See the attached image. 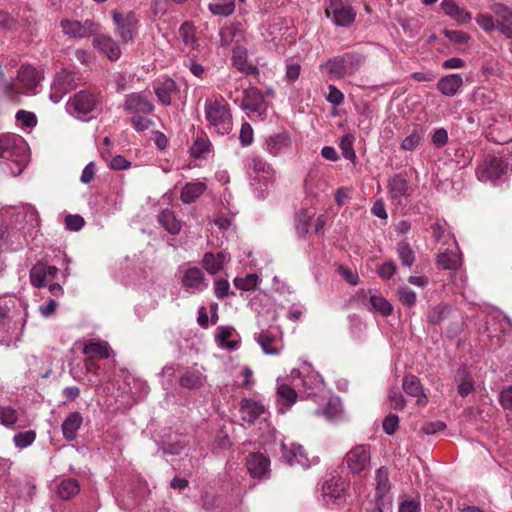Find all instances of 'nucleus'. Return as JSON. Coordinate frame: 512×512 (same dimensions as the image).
I'll return each instance as SVG.
<instances>
[{"label":"nucleus","mask_w":512,"mask_h":512,"mask_svg":"<svg viewBox=\"0 0 512 512\" xmlns=\"http://www.w3.org/2000/svg\"><path fill=\"white\" fill-rule=\"evenodd\" d=\"M205 117L217 134L226 135L232 131V113L228 102L220 95H212L205 101Z\"/></svg>","instance_id":"nucleus-1"},{"label":"nucleus","mask_w":512,"mask_h":512,"mask_svg":"<svg viewBox=\"0 0 512 512\" xmlns=\"http://www.w3.org/2000/svg\"><path fill=\"white\" fill-rule=\"evenodd\" d=\"M229 98L244 110L251 120L264 121L266 119L269 104L258 88H247L241 94H239L238 89H235V91L229 93Z\"/></svg>","instance_id":"nucleus-2"},{"label":"nucleus","mask_w":512,"mask_h":512,"mask_svg":"<svg viewBox=\"0 0 512 512\" xmlns=\"http://www.w3.org/2000/svg\"><path fill=\"white\" fill-rule=\"evenodd\" d=\"M365 57L357 52H348L328 59L320 64L323 74L332 79H341L354 75L364 64Z\"/></svg>","instance_id":"nucleus-3"},{"label":"nucleus","mask_w":512,"mask_h":512,"mask_svg":"<svg viewBox=\"0 0 512 512\" xmlns=\"http://www.w3.org/2000/svg\"><path fill=\"white\" fill-rule=\"evenodd\" d=\"M512 170L510 156H501L499 154H487L478 165L476 175L481 182H491L497 184L506 178Z\"/></svg>","instance_id":"nucleus-4"},{"label":"nucleus","mask_w":512,"mask_h":512,"mask_svg":"<svg viewBox=\"0 0 512 512\" xmlns=\"http://www.w3.org/2000/svg\"><path fill=\"white\" fill-rule=\"evenodd\" d=\"M290 377L291 384L297 387L299 393H303L306 397L325 399L321 395L324 392L323 379L310 364L304 363L300 369H293Z\"/></svg>","instance_id":"nucleus-5"},{"label":"nucleus","mask_w":512,"mask_h":512,"mask_svg":"<svg viewBox=\"0 0 512 512\" xmlns=\"http://www.w3.org/2000/svg\"><path fill=\"white\" fill-rule=\"evenodd\" d=\"M0 159L15 163L17 170L12 171V173L15 176L20 174L28 162L27 147L24 139L15 134L0 135Z\"/></svg>","instance_id":"nucleus-6"},{"label":"nucleus","mask_w":512,"mask_h":512,"mask_svg":"<svg viewBox=\"0 0 512 512\" xmlns=\"http://www.w3.org/2000/svg\"><path fill=\"white\" fill-rule=\"evenodd\" d=\"M247 173L251 179V185L256 189L263 190L275 180V170L266 160L258 156H251L246 159Z\"/></svg>","instance_id":"nucleus-7"},{"label":"nucleus","mask_w":512,"mask_h":512,"mask_svg":"<svg viewBox=\"0 0 512 512\" xmlns=\"http://www.w3.org/2000/svg\"><path fill=\"white\" fill-rule=\"evenodd\" d=\"M349 483L342 477L330 476L321 487L322 501L329 507L341 506L346 499Z\"/></svg>","instance_id":"nucleus-8"},{"label":"nucleus","mask_w":512,"mask_h":512,"mask_svg":"<svg viewBox=\"0 0 512 512\" xmlns=\"http://www.w3.org/2000/svg\"><path fill=\"white\" fill-rule=\"evenodd\" d=\"M243 494L242 488L238 485L232 489L231 498L225 499L222 496L206 494L203 496L204 512H239V504Z\"/></svg>","instance_id":"nucleus-9"},{"label":"nucleus","mask_w":512,"mask_h":512,"mask_svg":"<svg viewBox=\"0 0 512 512\" xmlns=\"http://www.w3.org/2000/svg\"><path fill=\"white\" fill-rule=\"evenodd\" d=\"M347 469L356 475L368 472L371 464V446L368 444H357L352 447L344 457Z\"/></svg>","instance_id":"nucleus-10"},{"label":"nucleus","mask_w":512,"mask_h":512,"mask_svg":"<svg viewBox=\"0 0 512 512\" xmlns=\"http://www.w3.org/2000/svg\"><path fill=\"white\" fill-rule=\"evenodd\" d=\"M336 26L349 27L356 19L357 12L352 5L343 0H330L325 10Z\"/></svg>","instance_id":"nucleus-11"},{"label":"nucleus","mask_w":512,"mask_h":512,"mask_svg":"<svg viewBox=\"0 0 512 512\" xmlns=\"http://www.w3.org/2000/svg\"><path fill=\"white\" fill-rule=\"evenodd\" d=\"M112 18L116 26V35L123 43L131 42L137 31L138 19L136 15L133 12L122 14L118 11H113Z\"/></svg>","instance_id":"nucleus-12"},{"label":"nucleus","mask_w":512,"mask_h":512,"mask_svg":"<svg viewBox=\"0 0 512 512\" xmlns=\"http://www.w3.org/2000/svg\"><path fill=\"white\" fill-rule=\"evenodd\" d=\"M77 74L71 71L63 70L58 72L51 85L50 99L54 103L61 101L63 96L77 86Z\"/></svg>","instance_id":"nucleus-13"},{"label":"nucleus","mask_w":512,"mask_h":512,"mask_svg":"<svg viewBox=\"0 0 512 512\" xmlns=\"http://www.w3.org/2000/svg\"><path fill=\"white\" fill-rule=\"evenodd\" d=\"M263 149L273 157L291 153L293 149L292 136L287 131L272 134L265 139Z\"/></svg>","instance_id":"nucleus-14"},{"label":"nucleus","mask_w":512,"mask_h":512,"mask_svg":"<svg viewBox=\"0 0 512 512\" xmlns=\"http://www.w3.org/2000/svg\"><path fill=\"white\" fill-rule=\"evenodd\" d=\"M97 104L98 102L93 94L80 91L68 101L66 107L71 115L80 118L93 112Z\"/></svg>","instance_id":"nucleus-15"},{"label":"nucleus","mask_w":512,"mask_h":512,"mask_svg":"<svg viewBox=\"0 0 512 512\" xmlns=\"http://www.w3.org/2000/svg\"><path fill=\"white\" fill-rule=\"evenodd\" d=\"M60 27L69 38H87L98 30V24L90 19L85 21L63 19L60 22Z\"/></svg>","instance_id":"nucleus-16"},{"label":"nucleus","mask_w":512,"mask_h":512,"mask_svg":"<svg viewBox=\"0 0 512 512\" xmlns=\"http://www.w3.org/2000/svg\"><path fill=\"white\" fill-rule=\"evenodd\" d=\"M240 414L242 420L253 424L257 420H266L269 416V411L262 402L246 398L241 401Z\"/></svg>","instance_id":"nucleus-17"},{"label":"nucleus","mask_w":512,"mask_h":512,"mask_svg":"<svg viewBox=\"0 0 512 512\" xmlns=\"http://www.w3.org/2000/svg\"><path fill=\"white\" fill-rule=\"evenodd\" d=\"M214 148L208 136L202 132L194 139V166L204 165L214 158Z\"/></svg>","instance_id":"nucleus-18"},{"label":"nucleus","mask_w":512,"mask_h":512,"mask_svg":"<svg viewBox=\"0 0 512 512\" xmlns=\"http://www.w3.org/2000/svg\"><path fill=\"white\" fill-rule=\"evenodd\" d=\"M391 485L389 481L388 469L381 466L375 473V490H376V503L371 511L365 508L366 512H383L381 501L383 497L390 491Z\"/></svg>","instance_id":"nucleus-19"},{"label":"nucleus","mask_w":512,"mask_h":512,"mask_svg":"<svg viewBox=\"0 0 512 512\" xmlns=\"http://www.w3.org/2000/svg\"><path fill=\"white\" fill-rule=\"evenodd\" d=\"M494 14L497 30L508 38L512 37V9L508 6L496 3L491 6Z\"/></svg>","instance_id":"nucleus-20"},{"label":"nucleus","mask_w":512,"mask_h":512,"mask_svg":"<svg viewBox=\"0 0 512 512\" xmlns=\"http://www.w3.org/2000/svg\"><path fill=\"white\" fill-rule=\"evenodd\" d=\"M232 66L245 75H256L259 73L258 67L249 61L247 49L243 46H235L232 50Z\"/></svg>","instance_id":"nucleus-21"},{"label":"nucleus","mask_w":512,"mask_h":512,"mask_svg":"<svg viewBox=\"0 0 512 512\" xmlns=\"http://www.w3.org/2000/svg\"><path fill=\"white\" fill-rule=\"evenodd\" d=\"M246 465L252 478L263 479L270 474V461L261 453L250 454Z\"/></svg>","instance_id":"nucleus-22"},{"label":"nucleus","mask_w":512,"mask_h":512,"mask_svg":"<svg viewBox=\"0 0 512 512\" xmlns=\"http://www.w3.org/2000/svg\"><path fill=\"white\" fill-rule=\"evenodd\" d=\"M440 5L443 13L458 24L465 25L471 22L472 14L465 7L459 6L455 0H442Z\"/></svg>","instance_id":"nucleus-23"},{"label":"nucleus","mask_w":512,"mask_h":512,"mask_svg":"<svg viewBox=\"0 0 512 512\" xmlns=\"http://www.w3.org/2000/svg\"><path fill=\"white\" fill-rule=\"evenodd\" d=\"M388 193L392 202L401 205L408 197V182L401 174H396L388 181Z\"/></svg>","instance_id":"nucleus-24"},{"label":"nucleus","mask_w":512,"mask_h":512,"mask_svg":"<svg viewBox=\"0 0 512 512\" xmlns=\"http://www.w3.org/2000/svg\"><path fill=\"white\" fill-rule=\"evenodd\" d=\"M448 238L454 246V249H447L446 251L439 253L437 256V264L443 269L455 270L459 268L462 263L461 254L457 247L455 238L450 235H448Z\"/></svg>","instance_id":"nucleus-25"},{"label":"nucleus","mask_w":512,"mask_h":512,"mask_svg":"<svg viewBox=\"0 0 512 512\" xmlns=\"http://www.w3.org/2000/svg\"><path fill=\"white\" fill-rule=\"evenodd\" d=\"M282 455L281 458L289 465H300L303 468H307L308 459L304 453L302 446L295 443L287 445L286 443L281 444Z\"/></svg>","instance_id":"nucleus-26"},{"label":"nucleus","mask_w":512,"mask_h":512,"mask_svg":"<svg viewBox=\"0 0 512 512\" xmlns=\"http://www.w3.org/2000/svg\"><path fill=\"white\" fill-rule=\"evenodd\" d=\"M124 108L129 112L148 114L154 110L153 103L142 93L126 95Z\"/></svg>","instance_id":"nucleus-27"},{"label":"nucleus","mask_w":512,"mask_h":512,"mask_svg":"<svg viewBox=\"0 0 512 512\" xmlns=\"http://www.w3.org/2000/svg\"><path fill=\"white\" fill-rule=\"evenodd\" d=\"M18 82L26 93H34L40 83V74L31 65H22L18 71Z\"/></svg>","instance_id":"nucleus-28"},{"label":"nucleus","mask_w":512,"mask_h":512,"mask_svg":"<svg viewBox=\"0 0 512 512\" xmlns=\"http://www.w3.org/2000/svg\"><path fill=\"white\" fill-rule=\"evenodd\" d=\"M93 46L103 52L107 58L114 61L120 58L121 50L112 37L100 34L94 37Z\"/></svg>","instance_id":"nucleus-29"},{"label":"nucleus","mask_w":512,"mask_h":512,"mask_svg":"<svg viewBox=\"0 0 512 512\" xmlns=\"http://www.w3.org/2000/svg\"><path fill=\"white\" fill-rule=\"evenodd\" d=\"M229 261L230 254L225 251H220L217 254L207 252L202 259V266L210 274H216L222 270L224 265Z\"/></svg>","instance_id":"nucleus-30"},{"label":"nucleus","mask_w":512,"mask_h":512,"mask_svg":"<svg viewBox=\"0 0 512 512\" xmlns=\"http://www.w3.org/2000/svg\"><path fill=\"white\" fill-rule=\"evenodd\" d=\"M402 386L406 394L416 398L417 405L425 406L428 403V398L423 392L420 380L416 376H405Z\"/></svg>","instance_id":"nucleus-31"},{"label":"nucleus","mask_w":512,"mask_h":512,"mask_svg":"<svg viewBox=\"0 0 512 512\" xmlns=\"http://www.w3.org/2000/svg\"><path fill=\"white\" fill-rule=\"evenodd\" d=\"M82 423L83 417L80 412L74 411L69 413L61 425L63 437L68 441H73Z\"/></svg>","instance_id":"nucleus-32"},{"label":"nucleus","mask_w":512,"mask_h":512,"mask_svg":"<svg viewBox=\"0 0 512 512\" xmlns=\"http://www.w3.org/2000/svg\"><path fill=\"white\" fill-rule=\"evenodd\" d=\"M316 416H322L327 421H337L342 416V406L338 397H330L325 401L324 407L315 411Z\"/></svg>","instance_id":"nucleus-33"},{"label":"nucleus","mask_w":512,"mask_h":512,"mask_svg":"<svg viewBox=\"0 0 512 512\" xmlns=\"http://www.w3.org/2000/svg\"><path fill=\"white\" fill-rule=\"evenodd\" d=\"M463 85L460 74H449L442 77L437 83V89L445 96H454Z\"/></svg>","instance_id":"nucleus-34"},{"label":"nucleus","mask_w":512,"mask_h":512,"mask_svg":"<svg viewBox=\"0 0 512 512\" xmlns=\"http://www.w3.org/2000/svg\"><path fill=\"white\" fill-rule=\"evenodd\" d=\"M296 390H298V389L293 384L292 385H288V384L278 385V388H277L278 402L281 406H284V408L279 407L278 410L280 413H285V411L287 409H289L296 402V399H297Z\"/></svg>","instance_id":"nucleus-35"},{"label":"nucleus","mask_w":512,"mask_h":512,"mask_svg":"<svg viewBox=\"0 0 512 512\" xmlns=\"http://www.w3.org/2000/svg\"><path fill=\"white\" fill-rule=\"evenodd\" d=\"M255 339L265 354L278 355L282 350L281 341L269 332L262 331Z\"/></svg>","instance_id":"nucleus-36"},{"label":"nucleus","mask_w":512,"mask_h":512,"mask_svg":"<svg viewBox=\"0 0 512 512\" xmlns=\"http://www.w3.org/2000/svg\"><path fill=\"white\" fill-rule=\"evenodd\" d=\"M83 354L94 358V356H98L102 359H108L111 356V348L107 341H87L83 348Z\"/></svg>","instance_id":"nucleus-37"},{"label":"nucleus","mask_w":512,"mask_h":512,"mask_svg":"<svg viewBox=\"0 0 512 512\" xmlns=\"http://www.w3.org/2000/svg\"><path fill=\"white\" fill-rule=\"evenodd\" d=\"M316 212L313 208L302 209L295 216V228L300 238H305L310 231V223Z\"/></svg>","instance_id":"nucleus-38"},{"label":"nucleus","mask_w":512,"mask_h":512,"mask_svg":"<svg viewBox=\"0 0 512 512\" xmlns=\"http://www.w3.org/2000/svg\"><path fill=\"white\" fill-rule=\"evenodd\" d=\"M176 91V83L170 78L159 81L155 85V94L158 100L165 106L171 104L172 95H174Z\"/></svg>","instance_id":"nucleus-39"},{"label":"nucleus","mask_w":512,"mask_h":512,"mask_svg":"<svg viewBox=\"0 0 512 512\" xmlns=\"http://www.w3.org/2000/svg\"><path fill=\"white\" fill-rule=\"evenodd\" d=\"M218 321V304L211 302L209 307H200L198 310L197 322L198 324L206 328L209 324L214 325Z\"/></svg>","instance_id":"nucleus-40"},{"label":"nucleus","mask_w":512,"mask_h":512,"mask_svg":"<svg viewBox=\"0 0 512 512\" xmlns=\"http://www.w3.org/2000/svg\"><path fill=\"white\" fill-rule=\"evenodd\" d=\"M425 130L417 125L410 133L402 140L400 148L403 151H414L423 141Z\"/></svg>","instance_id":"nucleus-41"},{"label":"nucleus","mask_w":512,"mask_h":512,"mask_svg":"<svg viewBox=\"0 0 512 512\" xmlns=\"http://www.w3.org/2000/svg\"><path fill=\"white\" fill-rule=\"evenodd\" d=\"M370 310L388 317L393 312V307L388 300L379 294H370L369 296Z\"/></svg>","instance_id":"nucleus-42"},{"label":"nucleus","mask_w":512,"mask_h":512,"mask_svg":"<svg viewBox=\"0 0 512 512\" xmlns=\"http://www.w3.org/2000/svg\"><path fill=\"white\" fill-rule=\"evenodd\" d=\"M456 381L458 382V393L462 397L468 396L474 390V381L465 368L457 371Z\"/></svg>","instance_id":"nucleus-43"},{"label":"nucleus","mask_w":512,"mask_h":512,"mask_svg":"<svg viewBox=\"0 0 512 512\" xmlns=\"http://www.w3.org/2000/svg\"><path fill=\"white\" fill-rule=\"evenodd\" d=\"M80 491L79 482L76 479L68 478L64 479L60 482L57 493L59 497L63 500H68L75 495H77Z\"/></svg>","instance_id":"nucleus-44"},{"label":"nucleus","mask_w":512,"mask_h":512,"mask_svg":"<svg viewBox=\"0 0 512 512\" xmlns=\"http://www.w3.org/2000/svg\"><path fill=\"white\" fill-rule=\"evenodd\" d=\"M159 223L171 234H176L181 229V223L176 219L174 213L168 209L160 212L158 216Z\"/></svg>","instance_id":"nucleus-45"},{"label":"nucleus","mask_w":512,"mask_h":512,"mask_svg":"<svg viewBox=\"0 0 512 512\" xmlns=\"http://www.w3.org/2000/svg\"><path fill=\"white\" fill-rule=\"evenodd\" d=\"M421 498L419 494L414 496H401L399 498L398 512H421Z\"/></svg>","instance_id":"nucleus-46"},{"label":"nucleus","mask_w":512,"mask_h":512,"mask_svg":"<svg viewBox=\"0 0 512 512\" xmlns=\"http://www.w3.org/2000/svg\"><path fill=\"white\" fill-rule=\"evenodd\" d=\"M209 9L214 15L229 16L235 10V0H216L209 4Z\"/></svg>","instance_id":"nucleus-47"},{"label":"nucleus","mask_w":512,"mask_h":512,"mask_svg":"<svg viewBox=\"0 0 512 512\" xmlns=\"http://www.w3.org/2000/svg\"><path fill=\"white\" fill-rule=\"evenodd\" d=\"M397 255L403 266L411 267L415 261V253L407 242L397 244Z\"/></svg>","instance_id":"nucleus-48"},{"label":"nucleus","mask_w":512,"mask_h":512,"mask_svg":"<svg viewBox=\"0 0 512 512\" xmlns=\"http://www.w3.org/2000/svg\"><path fill=\"white\" fill-rule=\"evenodd\" d=\"M241 33V25L231 24L230 26L223 27L220 30V40L221 44L224 46H229L232 44L234 39Z\"/></svg>","instance_id":"nucleus-49"},{"label":"nucleus","mask_w":512,"mask_h":512,"mask_svg":"<svg viewBox=\"0 0 512 512\" xmlns=\"http://www.w3.org/2000/svg\"><path fill=\"white\" fill-rule=\"evenodd\" d=\"M18 411L10 406H0V424L12 428L18 421Z\"/></svg>","instance_id":"nucleus-50"},{"label":"nucleus","mask_w":512,"mask_h":512,"mask_svg":"<svg viewBox=\"0 0 512 512\" xmlns=\"http://www.w3.org/2000/svg\"><path fill=\"white\" fill-rule=\"evenodd\" d=\"M232 334V329L226 326H219L216 329L215 340L217 344L222 348H234L236 346L235 341H228Z\"/></svg>","instance_id":"nucleus-51"},{"label":"nucleus","mask_w":512,"mask_h":512,"mask_svg":"<svg viewBox=\"0 0 512 512\" xmlns=\"http://www.w3.org/2000/svg\"><path fill=\"white\" fill-rule=\"evenodd\" d=\"M35 439L36 432L34 430H28L25 432L16 433L13 437V442L17 448L24 449L32 445Z\"/></svg>","instance_id":"nucleus-52"},{"label":"nucleus","mask_w":512,"mask_h":512,"mask_svg":"<svg viewBox=\"0 0 512 512\" xmlns=\"http://www.w3.org/2000/svg\"><path fill=\"white\" fill-rule=\"evenodd\" d=\"M233 282L236 288L243 291H249L256 288L258 284V276L256 274H248L245 277H236Z\"/></svg>","instance_id":"nucleus-53"},{"label":"nucleus","mask_w":512,"mask_h":512,"mask_svg":"<svg viewBox=\"0 0 512 512\" xmlns=\"http://www.w3.org/2000/svg\"><path fill=\"white\" fill-rule=\"evenodd\" d=\"M354 136L351 134L344 135L340 140V148L344 158L348 160H355L356 154L353 149Z\"/></svg>","instance_id":"nucleus-54"},{"label":"nucleus","mask_w":512,"mask_h":512,"mask_svg":"<svg viewBox=\"0 0 512 512\" xmlns=\"http://www.w3.org/2000/svg\"><path fill=\"white\" fill-rule=\"evenodd\" d=\"M474 99L479 105H489L495 102L496 94L492 90L481 88L475 91Z\"/></svg>","instance_id":"nucleus-55"},{"label":"nucleus","mask_w":512,"mask_h":512,"mask_svg":"<svg viewBox=\"0 0 512 512\" xmlns=\"http://www.w3.org/2000/svg\"><path fill=\"white\" fill-rule=\"evenodd\" d=\"M399 300L402 304L412 307L416 304L417 295L416 293L408 286H400L398 289Z\"/></svg>","instance_id":"nucleus-56"},{"label":"nucleus","mask_w":512,"mask_h":512,"mask_svg":"<svg viewBox=\"0 0 512 512\" xmlns=\"http://www.w3.org/2000/svg\"><path fill=\"white\" fill-rule=\"evenodd\" d=\"M475 20H476V23L485 32H491V31L497 29L496 23H495V18L492 15L481 13L476 16Z\"/></svg>","instance_id":"nucleus-57"},{"label":"nucleus","mask_w":512,"mask_h":512,"mask_svg":"<svg viewBox=\"0 0 512 512\" xmlns=\"http://www.w3.org/2000/svg\"><path fill=\"white\" fill-rule=\"evenodd\" d=\"M239 140L243 147L250 146L254 140V132L252 126L248 122L241 125Z\"/></svg>","instance_id":"nucleus-58"},{"label":"nucleus","mask_w":512,"mask_h":512,"mask_svg":"<svg viewBox=\"0 0 512 512\" xmlns=\"http://www.w3.org/2000/svg\"><path fill=\"white\" fill-rule=\"evenodd\" d=\"M30 280L34 287H46L47 282L49 279L45 275H43V270H41V267H37L36 265L33 266V268L30 271Z\"/></svg>","instance_id":"nucleus-59"},{"label":"nucleus","mask_w":512,"mask_h":512,"mask_svg":"<svg viewBox=\"0 0 512 512\" xmlns=\"http://www.w3.org/2000/svg\"><path fill=\"white\" fill-rule=\"evenodd\" d=\"M444 35L454 44H466L470 40V35L460 30H445Z\"/></svg>","instance_id":"nucleus-60"},{"label":"nucleus","mask_w":512,"mask_h":512,"mask_svg":"<svg viewBox=\"0 0 512 512\" xmlns=\"http://www.w3.org/2000/svg\"><path fill=\"white\" fill-rule=\"evenodd\" d=\"M16 119L27 128L34 127L37 124L36 115L32 112L20 110L16 113Z\"/></svg>","instance_id":"nucleus-61"},{"label":"nucleus","mask_w":512,"mask_h":512,"mask_svg":"<svg viewBox=\"0 0 512 512\" xmlns=\"http://www.w3.org/2000/svg\"><path fill=\"white\" fill-rule=\"evenodd\" d=\"M326 100L334 106H339L344 102V94L336 86L329 85Z\"/></svg>","instance_id":"nucleus-62"},{"label":"nucleus","mask_w":512,"mask_h":512,"mask_svg":"<svg viewBox=\"0 0 512 512\" xmlns=\"http://www.w3.org/2000/svg\"><path fill=\"white\" fill-rule=\"evenodd\" d=\"M395 272L396 264L392 260L384 262L377 269L378 275L384 280L391 279Z\"/></svg>","instance_id":"nucleus-63"},{"label":"nucleus","mask_w":512,"mask_h":512,"mask_svg":"<svg viewBox=\"0 0 512 512\" xmlns=\"http://www.w3.org/2000/svg\"><path fill=\"white\" fill-rule=\"evenodd\" d=\"M84 218L80 215H68L65 218L66 228L70 231H79L84 226Z\"/></svg>","instance_id":"nucleus-64"}]
</instances>
